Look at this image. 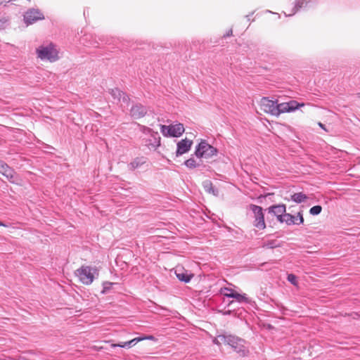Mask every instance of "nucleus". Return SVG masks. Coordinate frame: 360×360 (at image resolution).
<instances>
[{"mask_svg": "<svg viewBox=\"0 0 360 360\" xmlns=\"http://www.w3.org/2000/svg\"><path fill=\"white\" fill-rule=\"evenodd\" d=\"M221 341L225 345H229L240 356H245L247 350L244 345L245 340L232 335H219Z\"/></svg>", "mask_w": 360, "mask_h": 360, "instance_id": "f257e3e1", "label": "nucleus"}, {"mask_svg": "<svg viewBox=\"0 0 360 360\" xmlns=\"http://www.w3.org/2000/svg\"><path fill=\"white\" fill-rule=\"evenodd\" d=\"M218 150L208 143L206 140L201 139L200 142L195 146L193 155L198 159L211 158L217 155Z\"/></svg>", "mask_w": 360, "mask_h": 360, "instance_id": "f03ea898", "label": "nucleus"}, {"mask_svg": "<svg viewBox=\"0 0 360 360\" xmlns=\"http://www.w3.org/2000/svg\"><path fill=\"white\" fill-rule=\"evenodd\" d=\"M37 57L42 60H49L55 62L58 60V51L55 48L53 43H50L47 46H40L36 50Z\"/></svg>", "mask_w": 360, "mask_h": 360, "instance_id": "7ed1b4c3", "label": "nucleus"}, {"mask_svg": "<svg viewBox=\"0 0 360 360\" xmlns=\"http://www.w3.org/2000/svg\"><path fill=\"white\" fill-rule=\"evenodd\" d=\"M249 209L253 214V226L259 230L264 229L266 228V223L262 207L254 204H250Z\"/></svg>", "mask_w": 360, "mask_h": 360, "instance_id": "20e7f679", "label": "nucleus"}, {"mask_svg": "<svg viewBox=\"0 0 360 360\" xmlns=\"http://www.w3.org/2000/svg\"><path fill=\"white\" fill-rule=\"evenodd\" d=\"M184 127L183 124L178 123L176 124L160 125V131L165 137H179L184 132Z\"/></svg>", "mask_w": 360, "mask_h": 360, "instance_id": "39448f33", "label": "nucleus"}, {"mask_svg": "<svg viewBox=\"0 0 360 360\" xmlns=\"http://www.w3.org/2000/svg\"><path fill=\"white\" fill-rule=\"evenodd\" d=\"M24 22L27 25L44 19V14L39 9L30 8L24 14Z\"/></svg>", "mask_w": 360, "mask_h": 360, "instance_id": "423d86ee", "label": "nucleus"}, {"mask_svg": "<svg viewBox=\"0 0 360 360\" xmlns=\"http://www.w3.org/2000/svg\"><path fill=\"white\" fill-rule=\"evenodd\" d=\"M91 268L88 266H82L77 270V275L80 281L85 285L91 284L94 281V275L91 272Z\"/></svg>", "mask_w": 360, "mask_h": 360, "instance_id": "0eeeda50", "label": "nucleus"}, {"mask_svg": "<svg viewBox=\"0 0 360 360\" xmlns=\"http://www.w3.org/2000/svg\"><path fill=\"white\" fill-rule=\"evenodd\" d=\"M130 115L134 119L143 117L148 112V108L140 103H134L130 108Z\"/></svg>", "mask_w": 360, "mask_h": 360, "instance_id": "6e6552de", "label": "nucleus"}, {"mask_svg": "<svg viewBox=\"0 0 360 360\" xmlns=\"http://www.w3.org/2000/svg\"><path fill=\"white\" fill-rule=\"evenodd\" d=\"M221 292L224 294V296L227 297L234 298L238 302H245L249 303L250 300L248 297H246L245 294L241 295L238 292L234 291L231 288H224L221 290Z\"/></svg>", "mask_w": 360, "mask_h": 360, "instance_id": "1a4fd4ad", "label": "nucleus"}, {"mask_svg": "<svg viewBox=\"0 0 360 360\" xmlns=\"http://www.w3.org/2000/svg\"><path fill=\"white\" fill-rule=\"evenodd\" d=\"M261 108L265 112L276 116V101H272L268 98L264 97L261 100Z\"/></svg>", "mask_w": 360, "mask_h": 360, "instance_id": "9d476101", "label": "nucleus"}, {"mask_svg": "<svg viewBox=\"0 0 360 360\" xmlns=\"http://www.w3.org/2000/svg\"><path fill=\"white\" fill-rule=\"evenodd\" d=\"M193 141L184 139L179 141L176 144V156H181L188 153L192 146Z\"/></svg>", "mask_w": 360, "mask_h": 360, "instance_id": "9b49d317", "label": "nucleus"}, {"mask_svg": "<svg viewBox=\"0 0 360 360\" xmlns=\"http://www.w3.org/2000/svg\"><path fill=\"white\" fill-rule=\"evenodd\" d=\"M285 224L287 225H300L304 223V218L302 212H297V216L292 215L291 214H285Z\"/></svg>", "mask_w": 360, "mask_h": 360, "instance_id": "f8f14e48", "label": "nucleus"}, {"mask_svg": "<svg viewBox=\"0 0 360 360\" xmlns=\"http://www.w3.org/2000/svg\"><path fill=\"white\" fill-rule=\"evenodd\" d=\"M146 145L153 149H156L160 146V136L157 131H153L150 134V138L146 140Z\"/></svg>", "mask_w": 360, "mask_h": 360, "instance_id": "ddd939ff", "label": "nucleus"}, {"mask_svg": "<svg viewBox=\"0 0 360 360\" xmlns=\"http://www.w3.org/2000/svg\"><path fill=\"white\" fill-rule=\"evenodd\" d=\"M0 173L6 176L9 181L14 178L15 172L6 163L0 161Z\"/></svg>", "mask_w": 360, "mask_h": 360, "instance_id": "4468645a", "label": "nucleus"}, {"mask_svg": "<svg viewBox=\"0 0 360 360\" xmlns=\"http://www.w3.org/2000/svg\"><path fill=\"white\" fill-rule=\"evenodd\" d=\"M147 162V158L146 157H137L131 160L130 163L128 164L127 167L129 171H134L135 169L140 168Z\"/></svg>", "mask_w": 360, "mask_h": 360, "instance_id": "2eb2a0df", "label": "nucleus"}, {"mask_svg": "<svg viewBox=\"0 0 360 360\" xmlns=\"http://www.w3.org/2000/svg\"><path fill=\"white\" fill-rule=\"evenodd\" d=\"M175 274L176 278L182 282L186 283L190 282L191 278L193 277V274H188L187 271H185L184 269H176L175 271Z\"/></svg>", "mask_w": 360, "mask_h": 360, "instance_id": "dca6fc26", "label": "nucleus"}, {"mask_svg": "<svg viewBox=\"0 0 360 360\" xmlns=\"http://www.w3.org/2000/svg\"><path fill=\"white\" fill-rule=\"evenodd\" d=\"M266 210L269 214L276 216L279 214H284L286 212V207L284 204L274 205L270 206Z\"/></svg>", "mask_w": 360, "mask_h": 360, "instance_id": "f3484780", "label": "nucleus"}, {"mask_svg": "<svg viewBox=\"0 0 360 360\" xmlns=\"http://www.w3.org/2000/svg\"><path fill=\"white\" fill-rule=\"evenodd\" d=\"M194 156L195 155H192L191 157L189 159L186 160L184 162V165L188 169H195V168H197V167H200V166L202 165V159H199V160L197 161L194 158Z\"/></svg>", "mask_w": 360, "mask_h": 360, "instance_id": "a211bd4d", "label": "nucleus"}, {"mask_svg": "<svg viewBox=\"0 0 360 360\" xmlns=\"http://www.w3.org/2000/svg\"><path fill=\"white\" fill-rule=\"evenodd\" d=\"M143 340V338H135L129 341H127V342H120V343H118V344H112V347H128V348H130L132 346L135 345L136 343H138L139 342Z\"/></svg>", "mask_w": 360, "mask_h": 360, "instance_id": "6ab92c4d", "label": "nucleus"}, {"mask_svg": "<svg viewBox=\"0 0 360 360\" xmlns=\"http://www.w3.org/2000/svg\"><path fill=\"white\" fill-rule=\"evenodd\" d=\"M203 187L205 188V191H207L209 193H212V195L215 196L219 195V190L217 188H216L212 181H206L203 183Z\"/></svg>", "mask_w": 360, "mask_h": 360, "instance_id": "aec40b11", "label": "nucleus"}, {"mask_svg": "<svg viewBox=\"0 0 360 360\" xmlns=\"http://www.w3.org/2000/svg\"><path fill=\"white\" fill-rule=\"evenodd\" d=\"M286 105L289 112H290L297 110L300 107L304 106L305 104L304 103H298L295 100H290V101L286 102Z\"/></svg>", "mask_w": 360, "mask_h": 360, "instance_id": "412c9836", "label": "nucleus"}, {"mask_svg": "<svg viewBox=\"0 0 360 360\" xmlns=\"http://www.w3.org/2000/svg\"><path fill=\"white\" fill-rule=\"evenodd\" d=\"M308 197L303 193H295L291 195V200L297 203L304 202Z\"/></svg>", "mask_w": 360, "mask_h": 360, "instance_id": "4be33fe9", "label": "nucleus"}, {"mask_svg": "<svg viewBox=\"0 0 360 360\" xmlns=\"http://www.w3.org/2000/svg\"><path fill=\"white\" fill-rule=\"evenodd\" d=\"M289 112L286 103H278L276 102V116H278L281 113Z\"/></svg>", "mask_w": 360, "mask_h": 360, "instance_id": "5701e85b", "label": "nucleus"}, {"mask_svg": "<svg viewBox=\"0 0 360 360\" xmlns=\"http://www.w3.org/2000/svg\"><path fill=\"white\" fill-rule=\"evenodd\" d=\"M311 0H295V11H299L300 8L306 7Z\"/></svg>", "mask_w": 360, "mask_h": 360, "instance_id": "b1692460", "label": "nucleus"}, {"mask_svg": "<svg viewBox=\"0 0 360 360\" xmlns=\"http://www.w3.org/2000/svg\"><path fill=\"white\" fill-rule=\"evenodd\" d=\"M109 93L112 95V96L115 99H117L118 101H121L122 96L123 95V91H120L119 89H112L109 90Z\"/></svg>", "mask_w": 360, "mask_h": 360, "instance_id": "393cba45", "label": "nucleus"}, {"mask_svg": "<svg viewBox=\"0 0 360 360\" xmlns=\"http://www.w3.org/2000/svg\"><path fill=\"white\" fill-rule=\"evenodd\" d=\"M262 247L273 249L277 247H280V244L278 243L276 240H269L265 241L263 243Z\"/></svg>", "mask_w": 360, "mask_h": 360, "instance_id": "a878e982", "label": "nucleus"}, {"mask_svg": "<svg viewBox=\"0 0 360 360\" xmlns=\"http://www.w3.org/2000/svg\"><path fill=\"white\" fill-rule=\"evenodd\" d=\"M114 283L105 281L103 283V290L101 291L102 294H106L109 292V290L112 288Z\"/></svg>", "mask_w": 360, "mask_h": 360, "instance_id": "bb28decb", "label": "nucleus"}, {"mask_svg": "<svg viewBox=\"0 0 360 360\" xmlns=\"http://www.w3.org/2000/svg\"><path fill=\"white\" fill-rule=\"evenodd\" d=\"M322 211V207L321 205H315L310 208L309 213L311 215H318Z\"/></svg>", "mask_w": 360, "mask_h": 360, "instance_id": "cd10ccee", "label": "nucleus"}, {"mask_svg": "<svg viewBox=\"0 0 360 360\" xmlns=\"http://www.w3.org/2000/svg\"><path fill=\"white\" fill-rule=\"evenodd\" d=\"M9 24V18L4 17L0 19V30H4Z\"/></svg>", "mask_w": 360, "mask_h": 360, "instance_id": "c85d7f7f", "label": "nucleus"}, {"mask_svg": "<svg viewBox=\"0 0 360 360\" xmlns=\"http://www.w3.org/2000/svg\"><path fill=\"white\" fill-rule=\"evenodd\" d=\"M139 127H140V130L145 134H148L150 135L153 131V130L146 126H144V125H141V124H139Z\"/></svg>", "mask_w": 360, "mask_h": 360, "instance_id": "c756f323", "label": "nucleus"}, {"mask_svg": "<svg viewBox=\"0 0 360 360\" xmlns=\"http://www.w3.org/2000/svg\"><path fill=\"white\" fill-rule=\"evenodd\" d=\"M288 281L293 285H297V276L292 274L288 275Z\"/></svg>", "mask_w": 360, "mask_h": 360, "instance_id": "7c9ffc66", "label": "nucleus"}, {"mask_svg": "<svg viewBox=\"0 0 360 360\" xmlns=\"http://www.w3.org/2000/svg\"><path fill=\"white\" fill-rule=\"evenodd\" d=\"M286 212L284 214H279L278 215H276L277 220L280 223H285L286 217H285Z\"/></svg>", "mask_w": 360, "mask_h": 360, "instance_id": "2f4dec72", "label": "nucleus"}, {"mask_svg": "<svg viewBox=\"0 0 360 360\" xmlns=\"http://www.w3.org/2000/svg\"><path fill=\"white\" fill-rule=\"evenodd\" d=\"M121 100H122L124 103H128L130 101V98L126 93L123 92V95L122 96Z\"/></svg>", "mask_w": 360, "mask_h": 360, "instance_id": "473e14b6", "label": "nucleus"}, {"mask_svg": "<svg viewBox=\"0 0 360 360\" xmlns=\"http://www.w3.org/2000/svg\"><path fill=\"white\" fill-rule=\"evenodd\" d=\"M213 343L214 345H220L221 343L222 342V341H221L220 338H219V335H217V338H215L213 340H212Z\"/></svg>", "mask_w": 360, "mask_h": 360, "instance_id": "72a5a7b5", "label": "nucleus"}, {"mask_svg": "<svg viewBox=\"0 0 360 360\" xmlns=\"http://www.w3.org/2000/svg\"><path fill=\"white\" fill-rule=\"evenodd\" d=\"M233 31L232 29L229 30L225 34H224L223 37L226 38L232 35Z\"/></svg>", "mask_w": 360, "mask_h": 360, "instance_id": "f704fd0d", "label": "nucleus"}, {"mask_svg": "<svg viewBox=\"0 0 360 360\" xmlns=\"http://www.w3.org/2000/svg\"><path fill=\"white\" fill-rule=\"evenodd\" d=\"M141 338H143V340H154L155 338L154 336L153 335H148V336H143V337H140Z\"/></svg>", "mask_w": 360, "mask_h": 360, "instance_id": "c9c22d12", "label": "nucleus"}, {"mask_svg": "<svg viewBox=\"0 0 360 360\" xmlns=\"http://www.w3.org/2000/svg\"><path fill=\"white\" fill-rule=\"evenodd\" d=\"M0 226H5V227H7L8 226H7L6 224H4V222L0 221Z\"/></svg>", "mask_w": 360, "mask_h": 360, "instance_id": "e433bc0d", "label": "nucleus"}, {"mask_svg": "<svg viewBox=\"0 0 360 360\" xmlns=\"http://www.w3.org/2000/svg\"><path fill=\"white\" fill-rule=\"evenodd\" d=\"M319 124L321 128L324 129V125L322 123L319 122Z\"/></svg>", "mask_w": 360, "mask_h": 360, "instance_id": "4c0bfd02", "label": "nucleus"}, {"mask_svg": "<svg viewBox=\"0 0 360 360\" xmlns=\"http://www.w3.org/2000/svg\"><path fill=\"white\" fill-rule=\"evenodd\" d=\"M95 44H98V42L95 41V43H92V45H94Z\"/></svg>", "mask_w": 360, "mask_h": 360, "instance_id": "58836bf2", "label": "nucleus"}, {"mask_svg": "<svg viewBox=\"0 0 360 360\" xmlns=\"http://www.w3.org/2000/svg\"><path fill=\"white\" fill-rule=\"evenodd\" d=\"M358 97L360 98V93L358 94Z\"/></svg>", "mask_w": 360, "mask_h": 360, "instance_id": "ea45409f", "label": "nucleus"}]
</instances>
